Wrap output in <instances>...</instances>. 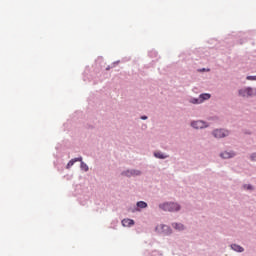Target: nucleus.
Instances as JSON below:
<instances>
[{"mask_svg":"<svg viewBox=\"0 0 256 256\" xmlns=\"http://www.w3.org/2000/svg\"><path fill=\"white\" fill-rule=\"evenodd\" d=\"M161 229H164L165 227H167L166 225H160Z\"/></svg>","mask_w":256,"mask_h":256,"instance_id":"a211bd4d","label":"nucleus"},{"mask_svg":"<svg viewBox=\"0 0 256 256\" xmlns=\"http://www.w3.org/2000/svg\"><path fill=\"white\" fill-rule=\"evenodd\" d=\"M122 175H125L126 177H135L137 175H141V171H139V170H128L126 172H123Z\"/></svg>","mask_w":256,"mask_h":256,"instance_id":"423d86ee","label":"nucleus"},{"mask_svg":"<svg viewBox=\"0 0 256 256\" xmlns=\"http://www.w3.org/2000/svg\"><path fill=\"white\" fill-rule=\"evenodd\" d=\"M174 229H177L178 231H183V229H185V226H183V224H173Z\"/></svg>","mask_w":256,"mask_h":256,"instance_id":"f8f14e48","label":"nucleus"},{"mask_svg":"<svg viewBox=\"0 0 256 256\" xmlns=\"http://www.w3.org/2000/svg\"><path fill=\"white\" fill-rule=\"evenodd\" d=\"M208 99H211V94L205 93L201 94L198 99H192V103L200 104L203 103V101H207Z\"/></svg>","mask_w":256,"mask_h":256,"instance_id":"20e7f679","label":"nucleus"},{"mask_svg":"<svg viewBox=\"0 0 256 256\" xmlns=\"http://www.w3.org/2000/svg\"><path fill=\"white\" fill-rule=\"evenodd\" d=\"M141 119L145 120L147 119V116H142Z\"/></svg>","mask_w":256,"mask_h":256,"instance_id":"6ab92c4d","label":"nucleus"},{"mask_svg":"<svg viewBox=\"0 0 256 256\" xmlns=\"http://www.w3.org/2000/svg\"><path fill=\"white\" fill-rule=\"evenodd\" d=\"M80 163H81L80 167L83 171H89V166H87V164H85V162L80 161Z\"/></svg>","mask_w":256,"mask_h":256,"instance_id":"4468645a","label":"nucleus"},{"mask_svg":"<svg viewBox=\"0 0 256 256\" xmlns=\"http://www.w3.org/2000/svg\"><path fill=\"white\" fill-rule=\"evenodd\" d=\"M250 158H251V161H256V153L252 154Z\"/></svg>","mask_w":256,"mask_h":256,"instance_id":"f3484780","label":"nucleus"},{"mask_svg":"<svg viewBox=\"0 0 256 256\" xmlns=\"http://www.w3.org/2000/svg\"><path fill=\"white\" fill-rule=\"evenodd\" d=\"M248 81H256V76H247Z\"/></svg>","mask_w":256,"mask_h":256,"instance_id":"dca6fc26","label":"nucleus"},{"mask_svg":"<svg viewBox=\"0 0 256 256\" xmlns=\"http://www.w3.org/2000/svg\"><path fill=\"white\" fill-rule=\"evenodd\" d=\"M159 207L163 211H170V212L179 211V209H181V206H179V204L173 203V202H166V203L160 204Z\"/></svg>","mask_w":256,"mask_h":256,"instance_id":"f257e3e1","label":"nucleus"},{"mask_svg":"<svg viewBox=\"0 0 256 256\" xmlns=\"http://www.w3.org/2000/svg\"><path fill=\"white\" fill-rule=\"evenodd\" d=\"M240 97H255L256 96V88H243L239 90Z\"/></svg>","mask_w":256,"mask_h":256,"instance_id":"f03ea898","label":"nucleus"},{"mask_svg":"<svg viewBox=\"0 0 256 256\" xmlns=\"http://www.w3.org/2000/svg\"><path fill=\"white\" fill-rule=\"evenodd\" d=\"M191 126L194 129H205V127H207V123L202 120H197V121L192 122Z\"/></svg>","mask_w":256,"mask_h":256,"instance_id":"39448f33","label":"nucleus"},{"mask_svg":"<svg viewBox=\"0 0 256 256\" xmlns=\"http://www.w3.org/2000/svg\"><path fill=\"white\" fill-rule=\"evenodd\" d=\"M213 135L214 137H216V139H223V137H227V135H229V131L223 129H216L214 130Z\"/></svg>","mask_w":256,"mask_h":256,"instance_id":"7ed1b4c3","label":"nucleus"},{"mask_svg":"<svg viewBox=\"0 0 256 256\" xmlns=\"http://www.w3.org/2000/svg\"><path fill=\"white\" fill-rule=\"evenodd\" d=\"M235 153L233 152H223L220 154V157H222V159H231V157H234Z\"/></svg>","mask_w":256,"mask_h":256,"instance_id":"1a4fd4ad","label":"nucleus"},{"mask_svg":"<svg viewBox=\"0 0 256 256\" xmlns=\"http://www.w3.org/2000/svg\"><path fill=\"white\" fill-rule=\"evenodd\" d=\"M243 188L248 189L250 191L253 190V186L251 184H248V185L246 184V185L243 186Z\"/></svg>","mask_w":256,"mask_h":256,"instance_id":"2eb2a0df","label":"nucleus"},{"mask_svg":"<svg viewBox=\"0 0 256 256\" xmlns=\"http://www.w3.org/2000/svg\"><path fill=\"white\" fill-rule=\"evenodd\" d=\"M122 225L123 227H131L133 225H135V221L129 218L123 219L122 220Z\"/></svg>","mask_w":256,"mask_h":256,"instance_id":"0eeeda50","label":"nucleus"},{"mask_svg":"<svg viewBox=\"0 0 256 256\" xmlns=\"http://www.w3.org/2000/svg\"><path fill=\"white\" fill-rule=\"evenodd\" d=\"M156 230H159V226L156 227Z\"/></svg>","mask_w":256,"mask_h":256,"instance_id":"aec40b11","label":"nucleus"},{"mask_svg":"<svg viewBox=\"0 0 256 256\" xmlns=\"http://www.w3.org/2000/svg\"><path fill=\"white\" fill-rule=\"evenodd\" d=\"M231 249H233V251H237V253H243V251H245V249L237 244H232L231 245Z\"/></svg>","mask_w":256,"mask_h":256,"instance_id":"9d476101","label":"nucleus"},{"mask_svg":"<svg viewBox=\"0 0 256 256\" xmlns=\"http://www.w3.org/2000/svg\"><path fill=\"white\" fill-rule=\"evenodd\" d=\"M137 207H139L140 209H146L147 203L143 201L137 202Z\"/></svg>","mask_w":256,"mask_h":256,"instance_id":"ddd939ff","label":"nucleus"},{"mask_svg":"<svg viewBox=\"0 0 256 256\" xmlns=\"http://www.w3.org/2000/svg\"><path fill=\"white\" fill-rule=\"evenodd\" d=\"M155 157H157V159H167V155L161 153V152H156L154 153Z\"/></svg>","mask_w":256,"mask_h":256,"instance_id":"9b49d317","label":"nucleus"},{"mask_svg":"<svg viewBox=\"0 0 256 256\" xmlns=\"http://www.w3.org/2000/svg\"><path fill=\"white\" fill-rule=\"evenodd\" d=\"M77 161H83V157L74 158V159L70 160L67 164V169H70V167H73V165H75V163H77Z\"/></svg>","mask_w":256,"mask_h":256,"instance_id":"6e6552de","label":"nucleus"}]
</instances>
